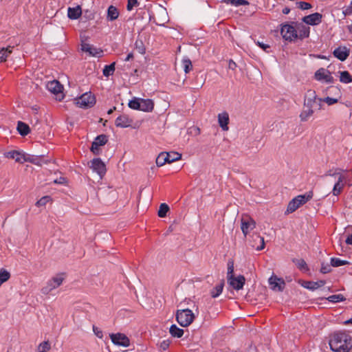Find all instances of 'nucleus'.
<instances>
[{"instance_id":"nucleus-21","label":"nucleus","mask_w":352,"mask_h":352,"mask_svg":"<svg viewBox=\"0 0 352 352\" xmlns=\"http://www.w3.org/2000/svg\"><path fill=\"white\" fill-rule=\"evenodd\" d=\"M133 123V119L129 118L126 114H122L118 116L115 121V124L117 127L126 128L131 125Z\"/></svg>"},{"instance_id":"nucleus-25","label":"nucleus","mask_w":352,"mask_h":352,"mask_svg":"<svg viewBox=\"0 0 352 352\" xmlns=\"http://www.w3.org/2000/svg\"><path fill=\"white\" fill-rule=\"evenodd\" d=\"M82 14V9L80 6L74 8H68L67 16L70 19L75 20L78 19Z\"/></svg>"},{"instance_id":"nucleus-34","label":"nucleus","mask_w":352,"mask_h":352,"mask_svg":"<svg viewBox=\"0 0 352 352\" xmlns=\"http://www.w3.org/2000/svg\"><path fill=\"white\" fill-rule=\"evenodd\" d=\"M182 66L186 74L189 73L192 69V62L188 57H184L182 60Z\"/></svg>"},{"instance_id":"nucleus-12","label":"nucleus","mask_w":352,"mask_h":352,"mask_svg":"<svg viewBox=\"0 0 352 352\" xmlns=\"http://www.w3.org/2000/svg\"><path fill=\"white\" fill-rule=\"evenodd\" d=\"M314 77L316 80L318 81H323L327 83H333L335 81V79L331 72L324 68H320L318 69L315 73Z\"/></svg>"},{"instance_id":"nucleus-24","label":"nucleus","mask_w":352,"mask_h":352,"mask_svg":"<svg viewBox=\"0 0 352 352\" xmlns=\"http://www.w3.org/2000/svg\"><path fill=\"white\" fill-rule=\"evenodd\" d=\"M326 282L323 280L318 281H306L302 285L309 290L314 291L319 287H321L325 285Z\"/></svg>"},{"instance_id":"nucleus-22","label":"nucleus","mask_w":352,"mask_h":352,"mask_svg":"<svg viewBox=\"0 0 352 352\" xmlns=\"http://www.w3.org/2000/svg\"><path fill=\"white\" fill-rule=\"evenodd\" d=\"M350 50L346 47H338L333 51V55L341 61L345 60L349 56Z\"/></svg>"},{"instance_id":"nucleus-10","label":"nucleus","mask_w":352,"mask_h":352,"mask_svg":"<svg viewBox=\"0 0 352 352\" xmlns=\"http://www.w3.org/2000/svg\"><path fill=\"white\" fill-rule=\"evenodd\" d=\"M96 103V98L91 92H87L76 99V104L82 108L92 107Z\"/></svg>"},{"instance_id":"nucleus-37","label":"nucleus","mask_w":352,"mask_h":352,"mask_svg":"<svg viewBox=\"0 0 352 352\" xmlns=\"http://www.w3.org/2000/svg\"><path fill=\"white\" fill-rule=\"evenodd\" d=\"M116 63L113 62L109 65H105L103 69V75L106 77H109L113 74L115 71Z\"/></svg>"},{"instance_id":"nucleus-27","label":"nucleus","mask_w":352,"mask_h":352,"mask_svg":"<svg viewBox=\"0 0 352 352\" xmlns=\"http://www.w3.org/2000/svg\"><path fill=\"white\" fill-rule=\"evenodd\" d=\"M118 16L119 12L118 9L113 6H110L107 10V20L110 21H114L118 19Z\"/></svg>"},{"instance_id":"nucleus-19","label":"nucleus","mask_w":352,"mask_h":352,"mask_svg":"<svg viewBox=\"0 0 352 352\" xmlns=\"http://www.w3.org/2000/svg\"><path fill=\"white\" fill-rule=\"evenodd\" d=\"M229 284L236 290H240L243 287L245 279L243 276L234 277L231 275L228 278Z\"/></svg>"},{"instance_id":"nucleus-30","label":"nucleus","mask_w":352,"mask_h":352,"mask_svg":"<svg viewBox=\"0 0 352 352\" xmlns=\"http://www.w3.org/2000/svg\"><path fill=\"white\" fill-rule=\"evenodd\" d=\"M169 332L173 337L178 338L182 337L184 334V330L182 329L179 328L175 324H172L170 326Z\"/></svg>"},{"instance_id":"nucleus-7","label":"nucleus","mask_w":352,"mask_h":352,"mask_svg":"<svg viewBox=\"0 0 352 352\" xmlns=\"http://www.w3.org/2000/svg\"><path fill=\"white\" fill-rule=\"evenodd\" d=\"M195 315L190 309L178 310L176 314V320L182 327L189 326L194 320Z\"/></svg>"},{"instance_id":"nucleus-63","label":"nucleus","mask_w":352,"mask_h":352,"mask_svg":"<svg viewBox=\"0 0 352 352\" xmlns=\"http://www.w3.org/2000/svg\"><path fill=\"white\" fill-rule=\"evenodd\" d=\"M344 324H352V318H351V319H349V320H346V321L344 322Z\"/></svg>"},{"instance_id":"nucleus-16","label":"nucleus","mask_w":352,"mask_h":352,"mask_svg":"<svg viewBox=\"0 0 352 352\" xmlns=\"http://www.w3.org/2000/svg\"><path fill=\"white\" fill-rule=\"evenodd\" d=\"M4 156L6 158L13 159L16 162L23 163L28 161V159L25 157V154L20 151H10L4 153Z\"/></svg>"},{"instance_id":"nucleus-31","label":"nucleus","mask_w":352,"mask_h":352,"mask_svg":"<svg viewBox=\"0 0 352 352\" xmlns=\"http://www.w3.org/2000/svg\"><path fill=\"white\" fill-rule=\"evenodd\" d=\"M168 155L166 152L161 153L156 158V164L157 166H162L168 162Z\"/></svg>"},{"instance_id":"nucleus-3","label":"nucleus","mask_w":352,"mask_h":352,"mask_svg":"<svg viewBox=\"0 0 352 352\" xmlns=\"http://www.w3.org/2000/svg\"><path fill=\"white\" fill-rule=\"evenodd\" d=\"M129 107L134 110L151 112L154 108V102L151 99L134 98L129 101Z\"/></svg>"},{"instance_id":"nucleus-51","label":"nucleus","mask_w":352,"mask_h":352,"mask_svg":"<svg viewBox=\"0 0 352 352\" xmlns=\"http://www.w3.org/2000/svg\"><path fill=\"white\" fill-rule=\"evenodd\" d=\"M93 331L94 333V334L99 338H102L103 337V332L102 330H100V329H98L97 327H96L95 325L93 326Z\"/></svg>"},{"instance_id":"nucleus-52","label":"nucleus","mask_w":352,"mask_h":352,"mask_svg":"<svg viewBox=\"0 0 352 352\" xmlns=\"http://www.w3.org/2000/svg\"><path fill=\"white\" fill-rule=\"evenodd\" d=\"M257 239L259 240L261 245L256 248V250L258 251L262 250L265 248V241L264 238L260 236H256Z\"/></svg>"},{"instance_id":"nucleus-4","label":"nucleus","mask_w":352,"mask_h":352,"mask_svg":"<svg viewBox=\"0 0 352 352\" xmlns=\"http://www.w3.org/2000/svg\"><path fill=\"white\" fill-rule=\"evenodd\" d=\"M313 191H309L305 195H300L292 199L288 204L287 213H292L296 211L303 204H306L313 197Z\"/></svg>"},{"instance_id":"nucleus-54","label":"nucleus","mask_w":352,"mask_h":352,"mask_svg":"<svg viewBox=\"0 0 352 352\" xmlns=\"http://www.w3.org/2000/svg\"><path fill=\"white\" fill-rule=\"evenodd\" d=\"M169 344H170V341L166 340H163L161 343H160V347L162 350L163 351H165L166 350L168 346H169Z\"/></svg>"},{"instance_id":"nucleus-38","label":"nucleus","mask_w":352,"mask_h":352,"mask_svg":"<svg viewBox=\"0 0 352 352\" xmlns=\"http://www.w3.org/2000/svg\"><path fill=\"white\" fill-rule=\"evenodd\" d=\"M349 263L347 261L342 260L339 258H331V266L332 267H340L344 265H348Z\"/></svg>"},{"instance_id":"nucleus-59","label":"nucleus","mask_w":352,"mask_h":352,"mask_svg":"<svg viewBox=\"0 0 352 352\" xmlns=\"http://www.w3.org/2000/svg\"><path fill=\"white\" fill-rule=\"evenodd\" d=\"M65 182V179L64 177H60L58 179H55L54 182L55 184H64Z\"/></svg>"},{"instance_id":"nucleus-14","label":"nucleus","mask_w":352,"mask_h":352,"mask_svg":"<svg viewBox=\"0 0 352 352\" xmlns=\"http://www.w3.org/2000/svg\"><path fill=\"white\" fill-rule=\"evenodd\" d=\"M269 285L270 288L276 292H281L285 286V283L283 278H278L276 276H272L269 278Z\"/></svg>"},{"instance_id":"nucleus-2","label":"nucleus","mask_w":352,"mask_h":352,"mask_svg":"<svg viewBox=\"0 0 352 352\" xmlns=\"http://www.w3.org/2000/svg\"><path fill=\"white\" fill-rule=\"evenodd\" d=\"M315 106H318L317 95L315 91L309 89L306 93L303 109L299 115L300 121L306 122L314 115Z\"/></svg>"},{"instance_id":"nucleus-42","label":"nucleus","mask_w":352,"mask_h":352,"mask_svg":"<svg viewBox=\"0 0 352 352\" xmlns=\"http://www.w3.org/2000/svg\"><path fill=\"white\" fill-rule=\"evenodd\" d=\"M327 300L331 302H339L343 301L344 298L342 294H334L329 296Z\"/></svg>"},{"instance_id":"nucleus-41","label":"nucleus","mask_w":352,"mask_h":352,"mask_svg":"<svg viewBox=\"0 0 352 352\" xmlns=\"http://www.w3.org/2000/svg\"><path fill=\"white\" fill-rule=\"evenodd\" d=\"M166 154L169 155L168 163H172L182 158V155L177 152L166 153Z\"/></svg>"},{"instance_id":"nucleus-47","label":"nucleus","mask_w":352,"mask_h":352,"mask_svg":"<svg viewBox=\"0 0 352 352\" xmlns=\"http://www.w3.org/2000/svg\"><path fill=\"white\" fill-rule=\"evenodd\" d=\"M50 200V197L49 196H45L41 198L36 204L37 206H45L49 201Z\"/></svg>"},{"instance_id":"nucleus-32","label":"nucleus","mask_w":352,"mask_h":352,"mask_svg":"<svg viewBox=\"0 0 352 352\" xmlns=\"http://www.w3.org/2000/svg\"><path fill=\"white\" fill-rule=\"evenodd\" d=\"M340 81L344 84H349L352 82V76L347 71L339 72Z\"/></svg>"},{"instance_id":"nucleus-64","label":"nucleus","mask_w":352,"mask_h":352,"mask_svg":"<svg viewBox=\"0 0 352 352\" xmlns=\"http://www.w3.org/2000/svg\"><path fill=\"white\" fill-rule=\"evenodd\" d=\"M347 30L350 33H352V23L347 26Z\"/></svg>"},{"instance_id":"nucleus-20","label":"nucleus","mask_w":352,"mask_h":352,"mask_svg":"<svg viewBox=\"0 0 352 352\" xmlns=\"http://www.w3.org/2000/svg\"><path fill=\"white\" fill-rule=\"evenodd\" d=\"M107 142V137L105 135H100L96 138L94 141L92 142L91 151L94 154H98L99 151V147L104 145Z\"/></svg>"},{"instance_id":"nucleus-49","label":"nucleus","mask_w":352,"mask_h":352,"mask_svg":"<svg viewBox=\"0 0 352 352\" xmlns=\"http://www.w3.org/2000/svg\"><path fill=\"white\" fill-rule=\"evenodd\" d=\"M345 177H346V179H345L344 184H347L348 186H352V172H346Z\"/></svg>"},{"instance_id":"nucleus-29","label":"nucleus","mask_w":352,"mask_h":352,"mask_svg":"<svg viewBox=\"0 0 352 352\" xmlns=\"http://www.w3.org/2000/svg\"><path fill=\"white\" fill-rule=\"evenodd\" d=\"M13 47L8 46L0 49V62L6 61L12 52Z\"/></svg>"},{"instance_id":"nucleus-36","label":"nucleus","mask_w":352,"mask_h":352,"mask_svg":"<svg viewBox=\"0 0 352 352\" xmlns=\"http://www.w3.org/2000/svg\"><path fill=\"white\" fill-rule=\"evenodd\" d=\"M327 175L330 176H338V181L336 183L339 184H342L343 186L345 185L344 182L345 179H346V177H345V173L343 174L341 172L336 170L333 173H331V171H329Z\"/></svg>"},{"instance_id":"nucleus-50","label":"nucleus","mask_w":352,"mask_h":352,"mask_svg":"<svg viewBox=\"0 0 352 352\" xmlns=\"http://www.w3.org/2000/svg\"><path fill=\"white\" fill-rule=\"evenodd\" d=\"M299 8L301 10H309L311 8V5L309 3L305 2V1H300L298 3Z\"/></svg>"},{"instance_id":"nucleus-62","label":"nucleus","mask_w":352,"mask_h":352,"mask_svg":"<svg viewBox=\"0 0 352 352\" xmlns=\"http://www.w3.org/2000/svg\"><path fill=\"white\" fill-rule=\"evenodd\" d=\"M282 12L284 14H288L290 12V9L288 7H285L283 9Z\"/></svg>"},{"instance_id":"nucleus-58","label":"nucleus","mask_w":352,"mask_h":352,"mask_svg":"<svg viewBox=\"0 0 352 352\" xmlns=\"http://www.w3.org/2000/svg\"><path fill=\"white\" fill-rule=\"evenodd\" d=\"M345 242L347 245H352V234L347 236Z\"/></svg>"},{"instance_id":"nucleus-23","label":"nucleus","mask_w":352,"mask_h":352,"mask_svg":"<svg viewBox=\"0 0 352 352\" xmlns=\"http://www.w3.org/2000/svg\"><path fill=\"white\" fill-rule=\"evenodd\" d=\"M229 114L226 111H223L218 114V123L223 131L228 130Z\"/></svg>"},{"instance_id":"nucleus-18","label":"nucleus","mask_w":352,"mask_h":352,"mask_svg":"<svg viewBox=\"0 0 352 352\" xmlns=\"http://www.w3.org/2000/svg\"><path fill=\"white\" fill-rule=\"evenodd\" d=\"M81 50L83 52L89 53L90 56L95 57L101 56L103 52L102 50H101L100 49L96 48L94 46L87 43H82Z\"/></svg>"},{"instance_id":"nucleus-61","label":"nucleus","mask_w":352,"mask_h":352,"mask_svg":"<svg viewBox=\"0 0 352 352\" xmlns=\"http://www.w3.org/2000/svg\"><path fill=\"white\" fill-rule=\"evenodd\" d=\"M133 58V54L132 52L129 53L127 56L125 58L124 61H129Z\"/></svg>"},{"instance_id":"nucleus-44","label":"nucleus","mask_w":352,"mask_h":352,"mask_svg":"<svg viewBox=\"0 0 352 352\" xmlns=\"http://www.w3.org/2000/svg\"><path fill=\"white\" fill-rule=\"evenodd\" d=\"M135 46L140 54H144L145 53V47L142 41H136Z\"/></svg>"},{"instance_id":"nucleus-48","label":"nucleus","mask_w":352,"mask_h":352,"mask_svg":"<svg viewBox=\"0 0 352 352\" xmlns=\"http://www.w3.org/2000/svg\"><path fill=\"white\" fill-rule=\"evenodd\" d=\"M138 6V0H128L126 8L129 11L133 10V8L135 6Z\"/></svg>"},{"instance_id":"nucleus-5","label":"nucleus","mask_w":352,"mask_h":352,"mask_svg":"<svg viewBox=\"0 0 352 352\" xmlns=\"http://www.w3.org/2000/svg\"><path fill=\"white\" fill-rule=\"evenodd\" d=\"M296 30V21H291L281 24L280 34L283 38L288 42L297 40Z\"/></svg>"},{"instance_id":"nucleus-60","label":"nucleus","mask_w":352,"mask_h":352,"mask_svg":"<svg viewBox=\"0 0 352 352\" xmlns=\"http://www.w3.org/2000/svg\"><path fill=\"white\" fill-rule=\"evenodd\" d=\"M236 63L233 60H230L229 62V68L231 69H234L236 67Z\"/></svg>"},{"instance_id":"nucleus-13","label":"nucleus","mask_w":352,"mask_h":352,"mask_svg":"<svg viewBox=\"0 0 352 352\" xmlns=\"http://www.w3.org/2000/svg\"><path fill=\"white\" fill-rule=\"evenodd\" d=\"M296 30L297 39L303 40L309 36L310 28L304 23H298L296 21Z\"/></svg>"},{"instance_id":"nucleus-40","label":"nucleus","mask_w":352,"mask_h":352,"mask_svg":"<svg viewBox=\"0 0 352 352\" xmlns=\"http://www.w3.org/2000/svg\"><path fill=\"white\" fill-rule=\"evenodd\" d=\"M168 210L169 207L166 204H161L158 210V216L160 217H165Z\"/></svg>"},{"instance_id":"nucleus-17","label":"nucleus","mask_w":352,"mask_h":352,"mask_svg":"<svg viewBox=\"0 0 352 352\" xmlns=\"http://www.w3.org/2000/svg\"><path fill=\"white\" fill-rule=\"evenodd\" d=\"M322 15L318 12L305 16L302 18L304 23L310 25H317L322 22Z\"/></svg>"},{"instance_id":"nucleus-8","label":"nucleus","mask_w":352,"mask_h":352,"mask_svg":"<svg viewBox=\"0 0 352 352\" xmlns=\"http://www.w3.org/2000/svg\"><path fill=\"white\" fill-rule=\"evenodd\" d=\"M329 91H332L334 94L337 96L336 98L326 97L324 98H318V109H322L321 102L327 103L328 105H333L338 102L339 98H341L342 94L338 87H330Z\"/></svg>"},{"instance_id":"nucleus-9","label":"nucleus","mask_w":352,"mask_h":352,"mask_svg":"<svg viewBox=\"0 0 352 352\" xmlns=\"http://www.w3.org/2000/svg\"><path fill=\"white\" fill-rule=\"evenodd\" d=\"M255 228L256 222L252 218L248 215L241 217V229L245 237Z\"/></svg>"},{"instance_id":"nucleus-53","label":"nucleus","mask_w":352,"mask_h":352,"mask_svg":"<svg viewBox=\"0 0 352 352\" xmlns=\"http://www.w3.org/2000/svg\"><path fill=\"white\" fill-rule=\"evenodd\" d=\"M249 2L246 0H235L233 2V5L236 7L240 6H246L248 5Z\"/></svg>"},{"instance_id":"nucleus-6","label":"nucleus","mask_w":352,"mask_h":352,"mask_svg":"<svg viewBox=\"0 0 352 352\" xmlns=\"http://www.w3.org/2000/svg\"><path fill=\"white\" fill-rule=\"evenodd\" d=\"M65 279L64 274H58L50 279L46 285L41 289V292L44 295L50 294L52 290L58 287Z\"/></svg>"},{"instance_id":"nucleus-35","label":"nucleus","mask_w":352,"mask_h":352,"mask_svg":"<svg viewBox=\"0 0 352 352\" xmlns=\"http://www.w3.org/2000/svg\"><path fill=\"white\" fill-rule=\"evenodd\" d=\"M11 277L10 273L6 269H0V287Z\"/></svg>"},{"instance_id":"nucleus-33","label":"nucleus","mask_w":352,"mask_h":352,"mask_svg":"<svg viewBox=\"0 0 352 352\" xmlns=\"http://www.w3.org/2000/svg\"><path fill=\"white\" fill-rule=\"evenodd\" d=\"M223 286L224 283L223 281L216 285L215 287L210 292L211 296L212 298L218 297L222 293Z\"/></svg>"},{"instance_id":"nucleus-56","label":"nucleus","mask_w":352,"mask_h":352,"mask_svg":"<svg viewBox=\"0 0 352 352\" xmlns=\"http://www.w3.org/2000/svg\"><path fill=\"white\" fill-rule=\"evenodd\" d=\"M234 272V265L232 263L229 262L228 264V278L231 276L233 275Z\"/></svg>"},{"instance_id":"nucleus-15","label":"nucleus","mask_w":352,"mask_h":352,"mask_svg":"<svg viewBox=\"0 0 352 352\" xmlns=\"http://www.w3.org/2000/svg\"><path fill=\"white\" fill-rule=\"evenodd\" d=\"M91 168L97 173L100 177L106 173L107 169L104 163L100 158H94L91 160Z\"/></svg>"},{"instance_id":"nucleus-55","label":"nucleus","mask_w":352,"mask_h":352,"mask_svg":"<svg viewBox=\"0 0 352 352\" xmlns=\"http://www.w3.org/2000/svg\"><path fill=\"white\" fill-rule=\"evenodd\" d=\"M331 265H324V264L322 265V267H321V269H320V272L322 274L329 273V272H331Z\"/></svg>"},{"instance_id":"nucleus-46","label":"nucleus","mask_w":352,"mask_h":352,"mask_svg":"<svg viewBox=\"0 0 352 352\" xmlns=\"http://www.w3.org/2000/svg\"><path fill=\"white\" fill-rule=\"evenodd\" d=\"M342 14L344 16L352 15V1L350 2L349 6L343 8Z\"/></svg>"},{"instance_id":"nucleus-43","label":"nucleus","mask_w":352,"mask_h":352,"mask_svg":"<svg viewBox=\"0 0 352 352\" xmlns=\"http://www.w3.org/2000/svg\"><path fill=\"white\" fill-rule=\"evenodd\" d=\"M51 348L50 344L48 341H45L40 344L38 346L39 352H47Z\"/></svg>"},{"instance_id":"nucleus-28","label":"nucleus","mask_w":352,"mask_h":352,"mask_svg":"<svg viewBox=\"0 0 352 352\" xmlns=\"http://www.w3.org/2000/svg\"><path fill=\"white\" fill-rule=\"evenodd\" d=\"M17 131L21 135L25 136L30 132V129L27 124L19 121L17 124Z\"/></svg>"},{"instance_id":"nucleus-26","label":"nucleus","mask_w":352,"mask_h":352,"mask_svg":"<svg viewBox=\"0 0 352 352\" xmlns=\"http://www.w3.org/2000/svg\"><path fill=\"white\" fill-rule=\"evenodd\" d=\"M47 89L53 94H59L62 91L63 87L57 80H52L47 84Z\"/></svg>"},{"instance_id":"nucleus-45","label":"nucleus","mask_w":352,"mask_h":352,"mask_svg":"<svg viewBox=\"0 0 352 352\" xmlns=\"http://www.w3.org/2000/svg\"><path fill=\"white\" fill-rule=\"evenodd\" d=\"M343 187L344 186L342 184L336 183L332 190L333 195L338 196L339 194H340L343 189Z\"/></svg>"},{"instance_id":"nucleus-57","label":"nucleus","mask_w":352,"mask_h":352,"mask_svg":"<svg viewBox=\"0 0 352 352\" xmlns=\"http://www.w3.org/2000/svg\"><path fill=\"white\" fill-rule=\"evenodd\" d=\"M256 44L261 48L263 49L264 51H265L266 52H268V50L270 49V45H267V44H265V43H263V42H259L258 41L256 43Z\"/></svg>"},{"instance_id":"nucleus-39","label":"nucleus","mask_w":352,"mask_h":352,"mask_svg":"<svg viewBox=\"0 0 352 352\" xmlns=\"http://www.w3.org/2000/svg\"><path fill=\"white\" fill-rule=\"evenodd\" d=\"M295 265L298 267V268L300 270L307 271L308 270L307 265L305 260L300 259H295L293 261Z\"/></svg>"},{"instance_id":"nucleus-11","label":"nucleus","mask_w":352,"mask_h":352,"mask_svg":"<svg viewBox=\"0 0 352 352\" xmlns=\"http://www.w3.org/2000/svg\"><path fill=\"white\" fill-rule=\"evenodd\" d=\"M111 342L117 346L128 347L130 345V340L124 333H117L109 335Z\"/></svg>"},{"instance_id":"nucleus-1","label":"nucleus","mask_w":352,"mask_h":352,"mask_svg":"<svg viewBox=\"0 0 352 352\" xmlns=\"http://www.w3.org/2000/svg\"><path fill=\"white\" fill-rule=\"evenodd\" d=\"M329 344L334 352H349L352 349V337L346 331H336L330 336Z\"/></svg>"}]
</instances>
